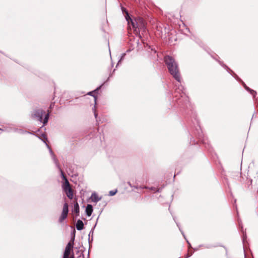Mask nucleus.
<instances>
[{"mask_svg": "<svg viewBox=\"0 0 258 258\" xmlns=\"http://www.w3.org/2000/svg\"><path fill=\"white\" fill-rule=\"evenodd\" d=\"M125 18L128 22V28L131 29V27H132L135 34L141 38L140 32H145L146 30V24L144 20L140 17L133 20L130 17L127 12H126Z\"/></svg>", "mask_w": 258, "mask_h": 258, "instance_id": "nucleus-1", "label": "nucleus"}, {"mask_svg": "<svg viewBox=\"0 0 258 258\" xmlns=\"http://www.w3.org/2000/svg\"><path fill=\"white\" fill-rule=\"evenodd\" d=\"M164 61L167 66L170 73L178 82H180V77L177 64L174 59L171 56H166L164 57Z\"/></svg>", "mask_w": 258, "mask_h": 258, "instance_id": "nucleus-2", "label": "nucleus"}, {"mask_svg": "<svg viewBox=\"0 0 258 258\" xmlns=\"http://www.w3.org/2000/svg\"><path fill=\"white\" fill-rule=\"evenodd\" d=\"M46 144L47 146L48 147V148L49 149L50 153V154H51V155L52 156V157L54 162L55 163L56 166H57V167L58 168V169H59V170L60 171L61 175V176H62L63 179L64 180V182L63 183V184H62V186L63 190H65L66 189L71 188V186H70V183H69L68 180L67 179V178L65 176V175H64V173H63V171H62V170L60 169L59 166L58 165V162H57V160L56 159L54 155L53 154L52 150L49 148V147L48 146V145L47 144Z\"/></svg>", "mask_w": 258, "mask_h": 258, "instance_id": "nucleus-3", "label": "nucleus"}, {"mask_svg": "<svg viewBox=\"0 0 258 258\" xmlns=\"http://www.w3.org/2000/svg\"><path fill=\"white\" fill-rule=\"evenodd\" d=\"M45 113V112L42 110H38L35 112L34 116L38 118V120L40 121H43V124L45 125L48 121L49 117V113H47L45 115V118L43 120V115Z\"/></svg>", "mask_w": 258, "mask_h": 258, "instance_id": "nucleus-4", "label": "nucleus"}, {"mask_svg": "<svg viewBox=\"0 0 258 258\" xmlns=\"http://www.w3.org/2000/svg\"><path fill=\"white\" fill-rule=\"evenodd\" d=\"M74 240V239H73L72 240L70 241L67 245L63 253V258H70L69 257V256L71 252H73Z\"/></svg>", "mask_w": 258, "mask_h": 258, "instance_id": "nucleus-5", "label": "nucleus"}, {"mask_svg": "<svg viewBox=\"0 0 258 258\" xmlns=\"http://www.w3.org/2000/svg\"><path fill=\"white\" fill-rule=\"evenodd\" d=\"M68 212V205L67 203H65L63 205L62 211L59 219L60 222H62L67 217Z\"/></svg>", "mask_w": 258, "mask_h": 258, "instance_id": "nucleus-6", "label": "nucleus"}, {"mask_svg": "<svg viewBox=\"0 0 258 258\" xmlns=\"http://www.w3.org/2000/svg\"><path fill=\"white\" fill-rule=\"evenodd\" d=\"M90 199L92 202L97 203L101 200V198L98 197L96 193L94 192L91 195Z\"/></svg>", "mask_w": 258, "mask_h": 258, "instance_id": "nucleus-7", "label": "nucleus"}, {"mask_svg": "<svg viewBox=\"0 0 258 258\" xmlns=\"http://www.w3.org/2000/svg\"><path fill=\"white\" fill-rule=\"evenodd\" d=\"M73 212L75 213L76 214L77 216L79 215L80 208H79V205L77 202H76L74 203Z\"/></svg>", "mask_w": 258, "mask_h": 258, "instance_id": "nucleus-8", "label": "nucleus"}, {"mask_svg": "<svg viewBox=\"0 0 258 258\" xmlns=\"http://www.w3.org/2000/svg\"><path fill=\"white\" fill-rule=\"evenodd\" d=\"M64 191L66 192L67 196L70 199H72L73 198V190L71 188L66 189L65 190H63Z\"/></svg>", "mask_w": 258, "mask_h": 258, "instance_id": "nucleus-9", "label": "nucleus"}, {"mask_svg": "<svg viewBox=\"0 0 258 258\" xmlns=\"http://www.w3.org/2000/svg\"><path fill=\"white\" fill-rule=\"evenodd\" d=\"M93 212V207L91 205H87L86 208V213L88 216H90Z\"/></svg>", "mask_w": 258, "mask_h": 258, "instance_id": "nucleus-10", "label": "nucleus"}, {"mask_svg": "<svg viewBox=\"0 0 258 258\" xmlns=\"http://www.w3.org/2000/svg\"><path fill=\"white\" fill-rule=\"evenodd\" d=\"M76 228L78 230H81L84 228V223L82 221L79 220L77 222Z\"/></svg>", "mask_w": 258, "mask_h": 258, "instance_id": "nucleus-11", "label": "nucleus"}, {"mask_svg": "<svg viewBox=\"0 0 258 258\" xmlns=\"http://www.w3.org/2000/svg\"><path fill=\"white\" fill-rule=\"evenodd\" d=\"M117 192V190H111L109 191V195L110 196H114Z\"/></svg>", "mask_w": 258, "mask_h": 258, "instance_id": "nucleus-12", "label": "nucleus"}, {"mask_svg": "<svg viewBox=\"0 0 258 258\" xmlns=\"http://www.w3.org/2000/svg\"><path fill=\"white\" fill-rule=\"evenodd\" d=\"M250 93L253 96H255V95H256V92L253 90H250Z\"/></svg>", "mask_w": 258, "mask_h": 258, "instance_id": "nucleus-13", "label": "nucleus"}, {"mask_svg": "<svg viewBox=\"0 0 258 258\" xmlns=\"http://www.w3.org/2000/svg\"><path fill=\"white\" fill-rule=\"evenodd\" d=\"M93 93V92H90L88 93V95H92V94Z\"/></svg>", "mask_w": 258, "mask_h": 258, "instance_id": "nucleus-14", "label": "nucleus"}, {"mask_svg": "<svg viewBox=\"0 0 258 258\" xmlns=\"http://www.w3.org/2000/svg\"><path fill=\"white\" fill-rule=\"evenodd\" d=\"M246 89H247V90H250L249 88H248L247 87H245Z\"/></svg>", "mask_w": 258, "mask_h": 258, "instance_id": "nucleus-15", "label": "nucleus"}, {"mask_svg": "<svg viewBox=\"0 0 258 258\" xmlns=\"http://www.w3.org/2000/svg\"><path fill=\"white\" fill-rule=\"evenodd\" d=\"M94 100H95V101L96 102V98L95 97H94Z\"/></svg>", "mask_w": 258, "mask_h": 258, "instance_id": "nucleus-16", "label": "nucleus"}, {"mask_svg": "<svg viewBox=\"0 0 258 258\" xmlns=\"http://www.w3.org/2000/svg\"><path fill=\"white\" fill-rule=\"evenodd\" d=\"M70 258H74V256L73 255L72 256L70 257Z\"/></svg>", "mask_w": 258, "mask_h": 258, "instance_id": "nucleus-17", "label": "nucleus"}, {"mask_svg": "<svg viewBox=\"0 0 258 258\" xmlns=\"http://www.w3.org/2000/svg\"><path fill=\"white\" fill-rule=\"evenodd\" d=\"M95 117H96V116H97V114H96V113H95Z\"/></svg>", "mask_w": 258, "mask_h": 258, "instance_id": "nucleus-18", "label": "nucleus"}]
</instances>
